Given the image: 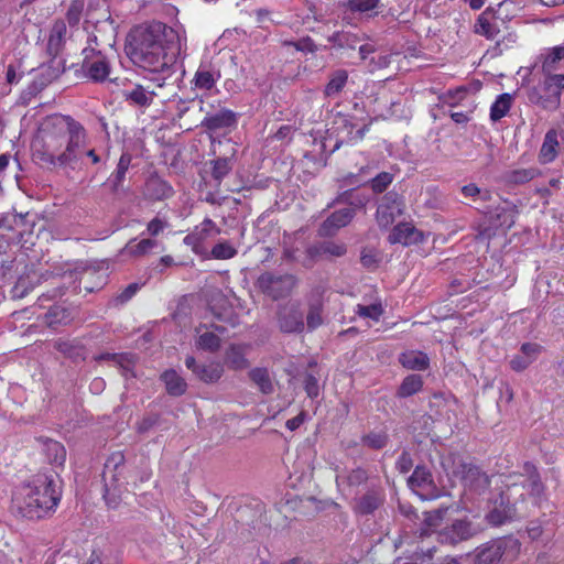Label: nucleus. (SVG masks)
I'll use <instances>...</instances> for the list:
<instances>
[{"label":"nucleus","mask_w":564,"mask_h":564,"mask_svg":"<svg viewBox=\"0 0 564 564\" xmlns=\"http://www.w3.org/2000/svg\"><path fill=\"white\" fill-rule=\"evenodd\" d=\"M186 50V31L183 25L174 26L153 21L137 25L126 37L124 52L139 68L161 75L156 80L162 87L171 75L173 66Z\"/></svg>","instance_id":"obj_1"},{"label":"nucleus","mask_w":564,"mask_h":564,"mask_svg":"<svg viewBox=\"0 0 564 564\" xmlns=\"http://www.w3.org/2000/svg\"><path fill=\"white\" fill-rule=\"evenodd\" d=\"M83 143V126L72 117L53 115L40 123L32 141L34 159L52 166L75 160Z\"/></svg>","instance_id":"obj_2"},{"label":"nucleus","mask_w":564,"mask_h":564,"mask_svg":"<svg viewBox=\"0 0 564 564\" xmlns=\"http://www.w3.org/2000/svg\"><path fill=\"white\" fill-rule=\"evenodd\" d=\"M61 497V481L57 476L37 474L15 490L12 505L22 517L42 519L56 509Z\"/></svg>","instance_id":"obj_3"},{"label":"nucleus","mask_w":564,"mask_h":564,"mask_svg":"<svg viewBox=\"0 0 564 564\" xmlns=\"http://www.w3.org/2000/svg\"><path fill=\"white\" fill-rule=\"evenodd\" d=\"M126 464L124 456L121 452L112 453L105 464L104 481H105V500L110 508L118 507V500L115 491L120 489L124 484H129L124 474Z\"/></svg>","instance_id":"obj_4"},{"label":"nucleus","mask_w":564,"mask_h":564,"mask_svg":"<svg viewBox=\"0 0 564 564\" xmlns=\"http://www.w3.org/2000/svg\"><path fill=\"white\" fill-rule=\"evenodd\" d=\"M453 474L460 477L462 496L465 502H474L478 497L484 496L491 482V479L478 467L469 464H460L459 469L453 470Z\"/></svg>","instance_id":"obj_5"},{"label":"nucleus","mask_w":564,"mask_h":564,"mask_svg":"<svg viewBox=\"0 0 564 564\" xmlns=\"http://www.w3.org/2000/svg\"><path fill=\"white\" fill-rule=\"evenodd\" d=\"M482 528L468 517L456 519L437 533V540L443 544L456 545L477 535Z\"/></svg>","instance_id":"obj_6"},{"label":"nucleus","mask_w":564,"mask_h":564,"mask_svg":"<svg viewBox=\"0 0 564 564\" xmlns=\"http://www.w3.org/2000/svg\"><path fill=\"white\" fill-rule=\"evenodd\" d=\"M408 484L411 490L423 500H433L448 495L445 489L436 488L431 473L424 467L417 466L409 478Z\"/></svg>","instance_id":"obj_7"},{"label":"nucleus","mask_w":564,"mask_h":564,"mask_svg":"<svg viewBox=\"0 0 564 564\" xmlns=\"http://www.w3.org/2000/svg\"><path fill=\"white\" fill-rule=\"evenodd\" d=\"M517 482L507 484L508 491L501 492L499 501L495 500L492 508L486 516L487 521L492 525H501L508 521H511L516 517L514 505L511 503L510 498L512 496V489H514Z\"/></svg>","instance_id":"obj_8"},{"label":"nucleus","mask_w":564,"mask_h":564,"mask_svg":"<svg viewBox=\"0 0 564 564\" xmlns=\"http://www.w3.org/2000/svg\"><path fill=\"white\" fill-rule=\"evenodd\" d=\"M509 545H517L513 540L497 539L486 542L474 551V564H498Z\"/></svg>","instance_id":"obj_9"},{"label":"nucleus","mask_w":564,"mask_h":564,"mask_svg":"<svg viewBox=\"0 0 564 564\" xmlns=\"http://www.w3.org/2000/svg\"><path fill=\"white\" fill-rule=\"evenodd\" d=\"M258 285L262 292L273 299L282 297L291 292L295 285L293 275H274L272 273H263L258 279Z\"/></svg>","instance_id":"obj_10"},{"label":"nucleus","mask_w":564,"mask_h":564,"mask_svg":"<svg viewBox=\"0 0 564 564\" xmlns=\"http://www.w3.org/2000/svg\"><path fill=\"white\" fill-rule=\"evenodd\" d=\"M219 234L220 229L217 225L212 219L206 218L184 238V242L198 253L203 251L204 245L208 240L214 239Z\"/></svg>","instance_id":"obj_11"},{"label":"nucleus","mask_w":564,"mask_h":564,"mask_svg":"<svg viewBox=\"0 0 564 564\" xmlns=\"http://www.w3.org/2000/svg\"><path fill=\"white\" fill-rule=\"evenodd\" d=\"M403 212V203L397 193H388L377 209V221L381 227H388Z\"/></svg>","instance_id":"obj_12"},{"label":"nucleus","mask_w":564,"mask_h":564,"mask_svg":"<svg viewBox=\"0 0 564 564\" xmlns=\"http://www.w3.org/2000/svg\"><path fill=\"white\" fill-rule=\"evenodd\" d=\"M562 143H564V127H557L549 130L545 133L539 152L540 163L547 164L553 162L558 154Z\"/></svg>","instance_id":"obj_13"},{"label":"nucleus","mask_w":564,"mask_h":564,"mask_svg":"<svg viewBox=\"0 0 564 564\" xmlns=\"http://www.w3.org/2000/svg\"><path fill=\"white\" fill-rule=\"evenodd\" d=\"M355 215V208L346 206L332 213L321 225L319 235L329 237L335 235L340 228L347 226Z\"/></svg>","instance_id":"obj_14"},{"label":"nucleus","mask_w":564,"mask_h":564,"mask_svg":"<svg viewBox=\"0 0 564 564\" xmlns=\"http://www.w3.org/2000/svg\"><path fill=\"white\" fill-rule=\"evenodd\" d=\"M279 325L285 333L301 332L304 328V322L299 306L295 304L284 306L279 314Z\"/></svg>","instance_id":"obj_15"},{"label":"nucleus","mask_w":564,"mask_h":564,"mask_svg":"<svg viewBox=\"0 0 564 564\" xmlns=\"http://www.w3.org/2000/svg\"><path fill=\"white\" fill-rule=\"evenodd\" d=\"M423 240V234L409 223L399 224L389 235V241L391 243H401L404 246L417 243Z\"/></svg>","instance_id":"obj_16"},{"label":"nucleus","mask_w":564,"mask_h":564,"mask_svg":"<svg viewBox=\"0 0 564 564\" xmlns=\"http://www.w3.org/2000/svg\"><path fill=\"white\" fill-rule=\"evenodd\" d=\"M186 367L202 381L215 382L223 375V367L219 362H209L207 365H197L194 357H187Z\"/></svg>","instance_id":"obj_17"},{"label":"nucleus","mask_w":564,"mask_h":564,"mask_svg":"<svg viewBox=\"0 0 564 564\" xmlns=\"http://www.w3.org/2000/svg\"><path fill=\"white\" fill-rule=\"evenodd\" d=\"M328 131H333V133H336L338 138V140L335 143V148H339L340 143H344L345 141H350L356 138H362L361 130L358 129L354 131V127L351 123H349L347 117L340 113H338L335 117L334 126Z\"/></svg>","instance_id":"obj_18"},{"label":"nucleus","mask_w":564,"mask_h":564,"mask_svg":"<svg viewBox=\"0 0 564 564\" xmlns=\"http://www.w3.org/2000/svg\"><path fill=\"white\" fill-rule=\"evenodd\" d=\"M83 67L86 75L95 82H102L109 75V63L106 57L99 53L90 59L85 61Z\"/></svg>","instance_id":"obj_19"},{"label":"nucleus","mask_w":564,"mask_h":564,"mask_svg":"<svg viewBox=\"0 0 564 564\" xmlns=\"http://www.w3.org/2000/svg\"><path fill=\"white\" fill-rule=\"evenodd\" d=\"M155 93L150 90L142 85H134L131 89L124 91V97L131 104L139 107H149L153 99Z\"/></svg>","instance_id":"obj_20"},{"label":"nucleus","mask_w":564,"mask_h":564,"mask_svg":"<svg viewBox=\"0 0 564 564\" xmlns=\"http://www.w3.org/2000/svg\"><path fill=\"white\" fill-rule=\"evenodd\" d=\"M66 24L64 21H56L50 31L47 40V51L51 55H56L62 48L66 37Z\"/></svg>","instance_id":"obj_21"},{"label":"nucleus","mask_w":564,"mask_h":564,"mask_svg":"<svg viewBox=\"0 0 564 564\" xmlns=\"http://www.w3.org/2000/svg\"><path fill=\"white\" fill-rule=\"evenodd\" d=\"M195 346L202 350L216 351L220 346V338L215 330L208 327H199L197 328Z\"/></svg>","instance_id":"obj_22"},{"label":"nucleus","mask_w":564,"mask_h":564,"mask_svg":"<svg viewBox=\"0 0 564 564\" xmlns=\"http://www.w3.org/2000/svg\"><path fill=\"white\" fill-rule=\"evenodd\" d=\"M492 20V13H490L487 10L482 12L475 23V33L482 35L489 40L495 39L499 33V29Z\"/></svg>","instance_id":"obj_23"},{"label":"nucleus","mask_w":564,"mask_h":564,"mask_svg":"<svg viewBox=\"0 0 564 564\" xmlns=\"http://www.w3.org/2000/svg\"><path fill=\"white\" fill-rule=\"evenodd\" d=\"M399 360L403 367L412 370H424L429 367V357L422 351H405Z\"/></svg>","instance_id":"obj_24"},{"label":"nucleus","mask_w":564,"mask_h":564,"mask_svg":"<svg viewBox=\"0 0 564 564\" xmlns=\"http://www.w3.org/2000/svg\"><path fill=\"white\" fill-rule=\"evenodd\" d=\"M43 452L53 465L62 466L66 459L65 447L59 442L45 440L43 442Z\"/></svg>","instance_id":"obj_25"},{"label":"nucleus","mask_w":564,"mask_h":564,"mask_svg":"<svg viewBox=\"0 0 564 564\" xmlns=\"http://www.w3.org/2000/svg\"><path fill=\"white\" fill-rule=\"evenodd\" d=\"M158 246L156 240L142 239L140 241L130 240L126 247L121 250L123 256L140 257L148 254Z\"/></svg>","instance_id":"obj_26"},{"label":"nucleus","mask_w":564,"mask_h":564,"mask_svg":"<svg viewBox=\"0 0 564 564\" xmlns=\"http://www.w3.org/2000/svg\"><path fill=\"white\" fill-rule=\"evenodd\" d=\"M85 156L89 158L94 164H97L100 161V158L95 152V150L88 149V137H87L85 128L83 127V143L78 148L75 160L70 161L69 163H66L65 166H68L74 170L83 163V159Z\"/></svg>","instance_id":"obj_27"},{"label":"nucleus","mask_w":564,"mask_h":564,"mask_svg":"<svg viewBox=\"0 0 564 564\" xmlns=\"http://www.w3.org/2000/svg\"><path fill=\"white\" fill-rule=\"evenodd\" d=\"M564 59V46L558 45L549 48L543 54L542 70L543 74L554 73L558 63Z\"/></svg>","instance_id":"obj_28"},{"label":"nucleus","mask_w":564,"mask_h":564,"mask_svg":"<svg viewBox=\"0 0 564 564\" xmlns=\"http://www.w3.org/2000/svg\"><path fill=\"white\" fill-rule=\"evenodd\" d=\"M162 380L165 383L166 390L172 395H181L186 390L185 380L175 371L167 370L162 375Z\"/></svg>","instance_id":"obj_29"},{"label":"nucleus","mask_w":564,"mask_h":564,"mask_svg":"<svg viewBox=\"0 0 564 564\" xmlns=\"http://www.w3.org/2000/svg\"><path fill=\"white\" fill-rule=\"evenodd\" d=\"M542 86L547 96L554 97L557 100L561 91L564 89V74H544Z\"/></svg>","instance_id":"obj_30"},{"label":"nucleus","mask_w":564,"mask_h":564,"mask_svg":"<svg viewBox=\"0 0 564 564\" xmlns=\"http://www.w3.org/2000/svg\"><path fill=\"white\" fill-rule=\"evenodd\" d=\"M348 73L344 69L335 70L325 86L324 94L326 97H336L346 86Z\"/></svg>","instance_id":"obj_31"},{"label":"nucleus","mask_w":564,"mask_h":564,"mask_svg":"<svg viewBox=\"0 0 564 564\" xmlns=\"http://www.w3.org/2000/svg\"><path fill=\"white\" fill-rule=\"evenodd\" d=\"M512 105V96L508 93L501 94L497 97L490 107V119L498 121L503 118L510 110Z\"/></svg>","instance_id":"obj_32"},{"label":"nucleus","mask_w":564,"mask_h":564,"mask_svg":"<svg viewBox=\"0 0 564 564\" xmlns=\"http://www.w3.org/2000/svg\"><path fill=\"white\" fill-rule=\"evenodd\" d=\"M249 376L263 393H271L273 391V384L267 369H252Z\"/></svg>","instance_id":"obj_33"},{"label":"nucleus","mask_w":564,"mask_h":564,"mask_svg":"<svg viewBox=\"0 0 564 564\" xmlns=\"http://www.w3.org/2000/svg\"><path fill=\"white\" fill-rule=\"evenodd\" d=\"M346 252V248L344 245H337L334 242H327L321 247H311L307 250L308 256L314 259L322 254H330L335 257L343 256Z\"/></svg>","instance_id":"obj_34"},{"label":"nucleus","mask_w":564,"mask_h":564,"mask_svg":"<svg viewBox=\"0 0 564 564\" xmlns=\"http://www.w3.org/2000/svg\"><path fill=\"white\" fill-rule=\"evenodd\" d=\"M226 360L234 369H243L248 366L245 349L241 346H230L226 352Z\"/></svg>","instance_id":"obj_35"},{"label":"nucleus","mask_w":564,"mask_h":564,"mask_svg":"<svg viewBox=\"0 0 564 564\" xmlns=\"http://www.w3.org/2000/svg\"><path fill=\"white\" fill-rule=\"evenodd\" d=\"M235 121V113L230 110L221 111L215 116L206 118L204 123L208 129H219L230 126Z\"/></svg>","instance_id":"obj_36"},{"label":"nucleus","mask_w":564,"mask_h":564,"mask_svg":"<svg viewBox=\"0 0 564 564\" xmlns=\"http://www.w3.org/2000/svg\"><path fill=\"white\" fill-rule=\"evenodd\" d=\"M423 381L419 375H410L404 378L403 382L399 388L400 397H410L421 390Z\"/></svg>","instance_id":"obj_37"},{"label":"nucleus","mask_w":564,"mask_h":564,"mask_svg":"<svg viewBox=\"0 0 564 564\" xmlns=\"http://www.w3.org/2000/svg\"><path fill=\"white\" fill-rule=\"evenodd\" d=\"M380 497L376 494H368L361 497L355 505L356 512L367 514L372 512L380 505Z\"/></svg>","instance_id":"obj_38"},{"label":"nucleus","mask_w":564,"mask_h":564,"mask_svg":"<svg viewBox=\"0 0 564 564\" xmlns=\"http://www.w3.org/2000/svg\"><path fill=\"white\" fill-rule=\"evenodd\" d=\"M355 312L362 318H369L373 322H378L383 314V307L381 303H372L370 305L358 304Z\"/></svg>","instance_id":"obj_39"},{"label":"nucleus","mask_w":564,"mask_h":564,"mask_svg":"<svg viewBox=\"0 0 564 564\" xmlns=\"http://www.w3.org/2000/svg\"><path fill=\"white\" fill-rule=\"evenodd\" d=\"M216 76L213 72L207 69H198L195 74V87L204 90H209L216 83Z\"/></svg>","instance_id":"obj_40"},{"label":"nucleus","mask_w":564,"mask_h":564,"mask_svg":"<svg viewBox=\"0 0 564 564\" xmlns=\"http://www.w3.org/2000/svg\"><path fill=\"white\" fill-rule=\"evenodd\" d=\"M123 475L129 480V484H126L127 486L137 487L138 482L148 481L151 478L152 473L147 465H144L138 474L128 469L126 466Z\"/></svg>","instance_id":"obj_41"},{"label":"nucleus","mask_w":564,"mask_h":564,"mask_svg":"<svg viewBox=\"0 0 564 564\" xmlns=\"http://www.w3.org/2000/svg\"><path fill=\"white\" fill-rule=\"evenodd\" d=\"M111 359L122 369L124 376L128 373L133 376L132 370L135 365V356L133 354L112 355Z\"/></svg>","instance_id":"obj_42"},{"label":"nucleus","mask_w":564,"mask_h":564,"mask_svg":"<svg viewBox=\"0 0 564 564\" xmlns=\"http://www.w3.org/2000/svg\"><path fill=\"white\" fill-rule=\"evenodd\" d=\"M539 171L534 167L530 169H518L510 173L509 180L512 183L516 184H523L531 180H533L535 176H538Z\"/></svg>","instance_id":"obj_43"},{"label":"nucleus","mask_w":564,"mask_h":564,"mask_svg":"<svg viewBox=\"0 0 564 564\" xmlns=\"http://www.w3.org/2000/svg\"><path fill=\"white\" fill-rule=\"evenodd\" d=\"M445 510L438 509L435 511L426 512L424 518L425 528L422 530L421 534L426 535L431 530L440 525L443 514Z\"/></svg>","instance_id":"obj_44"},{"label":"nucleus","mask_w":564,"mask_h":564,"mask_svg":"<svg viewBox=\"0 0 564 564\" xmlns=\"http://www.w3.org/2000/svg\"><path fill=\"white\" fill-rule=\"evenodd\" d=\"M322 304L319 301L316 303H312L310 306V312L307 314V326L310 329H315L319 325H322Z\"/></svg>","instance_id":"obj_45"},{"label":"nucleus","mask_w":564,"mask_h":564,"mask_svg":"<svg viewBox=\"0 0 564 564\" xmlns=\"http://www.w3.org/2000/svg\"><path fill=\"white\" fill-rule=\"evenodd\" d=\"M237 250L228 242H220L212 249V256L215 259H230L235 257Z\"/></svg>","instance_id":"obj_46"},{"label":"nucleus","mask_w":564,"mask_h":564,"mask_svg":"<svg viewBox=\"0 0 564 564\" xmlns=\"http://www.w3.org/2000/svg\"><path fill=\"white\" fill-rule=\"evenodd\" d=\"M85 7L84 0H73L67 10L66 17L70 24H77L82 18Z\"/></svg>","instance_id":"obj_47"},{"label":"nucleus","mask_w":564,"mask_h":564,"mask_svg":"<svg viewBox=\"0 0 564 564\" xmlns=\"http://www.w3.org/2000/svg\"><path fill=\"white\" fill-rule=\"evenodd\" d=\"M542 347L535 343H525L521 346L520 354L531 365L540 355Z\"/></svg>","instance_id":"obj_48"},{"label":"nucleus","mask_w":564,"mask_h":564,"mask_svg":"<svg viewBox=\"0 0 564 564\" xmlns=\"http://www.w3.org/2000/svg\"><path fill=\"white\" fill-rule=\"evenodd\" d=\"M379 0H348V8L355 12H368L377 8Z\"/></svg>","instance_id":"obj_49"},{"label":"nucleus","mask_w":564,"mask_h":564,"mask_svg":"<svg viewBox=\"0 0 564 564\" xmlns=\"http://www.w3.org/2000/svg\"><path fill=\"white\" fill-rule=\"evenodd\" d=\"M231 170L230 162L228 159H217L213 165V176L217 181L223 180Z\"/></svg>","instance_id":"obj_50"},{"label":"nucleus","mask_w":564,"mask_h":564,"mask_svg":"<svg viewBox=\"0 0 564 564\" xmlns=\"http://www.w3.org/2000/svg\"><path fill=\"white\" fill-rule=\"evenodd\" d=\"M393 177L390 173L383 172L378 174L372 181L371 186L375 192L381 193L383 192L388 185L392 182Z\"/></svg>","instance_id":"obj_51"},{"label":"nucleus","mask_w":564,"mask_h":564,"mask_svg":"<svg viewBox=\"0 0 564 564\" xmlns=\"http://www.w3.org/2000/svg\"><path fill=\"white\" fill-rule=\"evenodd\" d=\"M130 163H131V155L128 154V153H123L120 159H119V162L117 164V169H116V178L118 180V182H121L130 166Z\"/></svg>","instance_id":"obj_52"},{"label":"nucleus","mask_w":564,"mask_h":564,"mask_svg":"<svg viewBox=\"0 0 564 564\" xmlns=\"http://www.w3.org/2000/svg\"><path fill=\"white\" fill-rule=\"evenodd\" d=\"M365 442L370 447L381 448L386 445L387 437L380 433H371L365 437Z\"/></svg>","instance_id":"obj_53"},{"label":"nucleus","mask_w":564,"mask_h":564,"mask_svg":"<svg viewBox=\"0 0 564 564\" xmlns=\"http://www.w3.org/2000/svg\"><path fill=\"white\" fill-rule=\"evenodd\" d=\"M148 186L158 188V191H159V193L156 194L158 199L165 198V197L170 196L172 193V188L167 185V183L160 181V180L151 181Z\"/></svg>","instance_id":"obj_54"},{"label":"nucleus","mask_w":564,"mask_h":564,"mask_svg":"<svg viewBox=\"0 0 564 564\" xmlns=\"http://www.w3.org/2000/svg\"><path fill=\"white\" fill-rule=\"evenodd\" d=\"M167 227V223L161 218H154L148 224V232L156 236Z\"/></svg>","instance_id":"obj_55"},{"label":"nucleus","mask_w":564,"mask_h":564,"mask_svg":"<svg viewBox=\"0 0 564 564\" xmlns=\"http://www.w3.org/2000/svg\"><path fill=\"white\" fill-rule=\"evenodd\" d=\"M285 45H292L294 46L297 51H307V52H312L314 50V43L307 37V39H303L301 41H297V42H284Z\"/></svg>","instance_id":"obj_56"},{"label":"nucleus","mask_w":564,"mask_h":564,"mask_svg":"<svg viewBox=\"0 0 564 564\" xmlns=\"http://www.w3.org/2000/svg\"><path fill=\"white\" fill-rule=\"evenodd\" d=\"M529 362L523 358V355L519 354L512 357L510 360V367L514 371H522L529 367Z\"/></svg>","instance_id":"obj_57"},{"label":"nucleus","mask_w":564,"mask_h":564,"mask_svg":"<svg viewBox=\"0 0 564 564\" xmlns=\"http://www.w3.org/2000/svg\"><path fill=\"white\" fill-rule=\"evenodd\" d=\"M305 390L308 397L314 398L318 394V383L313 376H307L305 379Z\"/></svg>","instance_id":"obj_58"},{"label":"nucleus","mask_w":564,"mask_h":564,"mask_svg":"<svg viewBox=\"0 0 564 564\" xmlns=\"http://www.w3.org/2000/svg\"><path fill=\"white\" fill-rule=\"evenodd\" d=\"M397 465L402 473H408L412 466V460L408 454L403 453L399 457Z\"/></svg>","instance_id":"obj_59"},{"label":"nucleus","mask_w":564,"mask_h":564,"mask_svg":"<svg viewBox=\"0 0 564 564\" xmlns=\"http://www.w3.org/2000/svg\"><path fill=\"white\" fill-rule=\"evenodd\" d=\"M139 285L137 283H132L128 285L124 291L119 295L121 302H126L130 300L138 291Z\"/></svg>","instance_id":"obj_60"},{"label":"nucleus","mask_w":564,"mask_h":564,"mask_svg":"<svg viewBox=\"0 0 564 564\" xmlns=\"http://www.w3.org/2000/svg\"><path fill=\"white\" fill-rule=\"evenodd\" d=\"M465 197H476L480 194V188L476 184H467L462 187Z\"/></svg>","instance_id":"obj_61"},{"label":"nucleus","mask_w":564,"mask_h":564,"mask_svg":"<svg viewBox=\"0 0 564 564\" xmlns=\"http://www.w3.org/2000/svg\"><path fill=\"white\" fill-rule=\"evenodd\" d=\"M304 422V414L301 413L290 420L286 421L285 425L290 431H295L301 426V424Z\"/></svg>","instance_id":"obj_62"},{"label":"nucleus","mask_w":564,"mask_h":564,"mask_svg":"<svg viewBox=\"0 0 564 564\" xmlns=\"http://www.w3.org/2000/svg\"><path fill=\"white\" fill-rule=\"evenodd\" d=\"M521 485L523 488L529 486L531 490L536 494H539L541 489V484L535 477H532L525 481H521Z\"/></svg>","instance_id":"obj_63"},{"label":"nucleus","mask_w":564,"mask_h":564,"mask_svg":"<svg viewBox=\"0 0 564 564\" xmlns=\"http://www.w3.org/2000/svg\"><path fill=\"white\" fill-rule=\"evenodd\" d=\"M451 118L456 123H465V122H467L469 120V113L463 112V111H453L451 113Z\"/></svg>","instance_id":"obj_64"}]
</instances>
